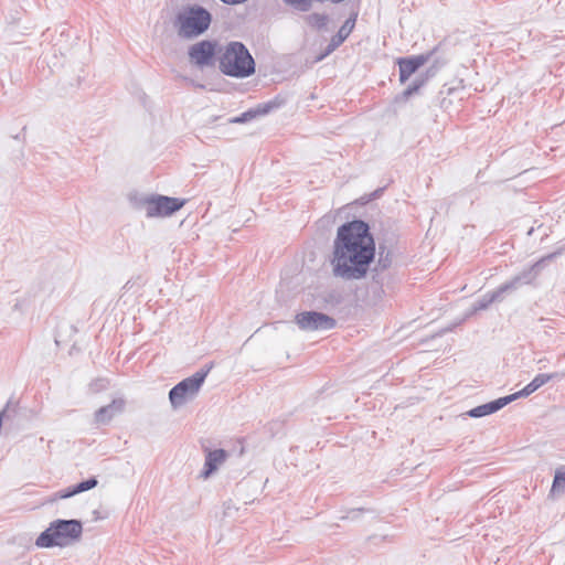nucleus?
Instances as JSON below:
<instances>
[{
    "label": "nucleus",
    "mask_w": 565,
    "mask_h": 565,
    "mask_svg": "<svg viewBox=\"0 0 565 565\" xmlns=\"http://www.w3.org/2000/svg\"><path fill=\"white\" fill-rule=\"evenodd\" d=\"M375 256V243L367 223L355 220L338 228L331 259L335 277L345 280L363 278Z\"/></svg>",
    "instance_id": "nucleus-1"
},
{
    "label": "nucleus",
    "mask_w": 565,
    "mask_h": 565,
    "mask_svg": "<svg viewBox=\"0 0 565 565\" xmlns=\"http://www.w3.org/2000/svg\"><path fill=\"white\" fill-rule=\"evenodd\" d=\"M212 22V14L200 4L181 7L172 21L177 34L184 40H193L204 34Z\"/></svg>",
    "instance_id": "nucleus-2"
},
{
    "label": "nucleus",
    "mask_w": 565,
    "mask_h": 565,
    "mask_svg": "<svg viewBox=\"0 0 565 565\" xmlns=\"http://www.w3.org/2000/svg\"><path fill=\"white\" fill-rule=\"evenodd\" d=\"M218 68L227 76L245 78L255 73V61L242 42L232 41L220 51Z\"/></svg>",
    "instance_id": "nucleus-3"
},
{
    "label": "nucleus",
    "mask_w": 565,
    "mask_h": 565,
    "mask_svg": "<svg viewBox=\"0 0 565 565\" xmlns=\"http://www.w3.org/2000/svg\"><path fill=\"white\" fill-rule=\"evenodd\" d=\"M83 533L82 522L78 520H55L35 540L40 548L54 546L65 547L79 541Z\"/></svg>",
    "instance_id": "nucleus-4"
},
{
    "label": "nucleus",
    "mask_w": 565,
    "mask_h": 565,
    "mask_svg": "<svg viewBox=\"0 0 565 565\" xmlns=\"http://www.w3.org/2000/svg\"><path fill=\"white\" fill-rule=\"evenodd\" d=\"M209 371L210 369L200 370L170 390L169 399L173 409L182 407L198 395Z\"/></svg>",
    "instance_id": "nucleus-5"
},
{
    "label": "nucleus",
    "mask_w": 565,
    "mask_h": 565,
    "mask_svg": "<svg viewBox=\"0 0 565 565\" xmlns=\"http://www.w3.org/2000/svg\"><path fill=\"white\" fill-rule=\"evenodd\" d=\"M183 204L184 201L164 195H151L142 202L147 217L169 216L179 211Z\"/></svg>",
    "instance_id": "nucleus-6"
},
{
    "label": "nucleus",
    "mask_w": 565,
    "mask_h": 565,
    "mask_svg": "<svg viewBox=\"0 0 565 565\" xmlns=\"http://www.w3.org/2000/svg\"><path fill=\"white\" fill-rule=\"evenodd\" d=\"M296 323L303 331H326L335 327L334 318L317 311H303L296 316Z\"/></svg>",
    "instance_id": "nucleus-7"
},
{
    "label": "nucleus",
    "mask_w": 565,
    "mask_h": 565,
    "mask_svg": "<svg viewBox=\"0 0 565 565\" xmlns=\"http://www.w3.org/2000/svg\"><path fill=\"white\" fill-rule=\"evenodd\" d=\"M217 43L215 41L202 40L189 46L188 56L191 64L203 68L212 64L216 53Z\"/></svg>",
    "instance_id": "nucleus-8"
},
{
    "label": "nucleus",
    "mask_w": 565,
    "mask_h": 565,
    "mask_svg": "<svg viewBox=\"0 0 565 565\" xmlns=\"http://www.w3.org/2000/svg\"><path fill=\"white\" fill-rule=\"evenodd\" d=\"M543 263L544 258L540 259L529 268H525L520 274L514 276L512 279L501 285L505 294L515 291L521 286L532 284L537 278L540 271L542 270Z\"/></svg>",
    "instance_id": "nucleus-9"
},
{
    "label": "nucleus",
    "mask_w": 565,
    "mask_h": 565,
    "mask_svg": "<svg viewBox=\"0 0 565 565\" xmlns=\"http://www.w3.org/2000/svg\"><path fill=\"white\" fill-rule=\"evenodd\" d=\"M356 17H350L345 20V22L342 24V26L339 29L338 33L332 36L330 40L326 51L318 57V61H321L329 54H331L333 51H335L351 34L355 26Z\"/></svg>",
    "instance_id": "nucleus-10"
},
{
    "label": "nucleus",
    "mask_w": 565,
    "mask_h": 565,
    "mask_svg": "<svg viewBox=\"0 0 565 565\" xmlns=\"http://www.w3.org/2000/svg\"><path fill=\"white\" fill-rule=\"evenodd\" d=\"M429 60V55H415L412 57L401 58L399 66V81L405 83L420 66Z\"/></svg>",
    "instance_id": "nucleus-11"
},
{
    "label": "nucleus",
    "mask_w": 565,
    "mask_h": 565,
    "mask_svg": "<svg viewBox=\"0 0 565 565\" xmlns=\"http://www.w3.org/2000/svg\"><path fill=\"white\" fill-rule=\"evenodd\" d=\"M125 401L122 398L114 399L110 404L100 407L95 413V422L97 424H108L115 416L122 413Z\"/></svg>",
    "instance_id": "nucleus-12"
},
{
    "label": "nucleus",
    "mask_w": 565,
    "mask_h": 565,
    "mask_svg": "<svg viewBox=\"0 0 565 565\" xmlns=\"http://www.w3.org/2000/svg\"><path fill=\"white\" fill-rule=\"evenodd\" d=\"M228 457L227 451L224 449H215L207 451L205 456L204 470L201 476L204 479H207L213 472L217 470V468L225 462Z\"/></svg>",
    "instance_id": "nucleus-13"
},
{
    "label": "nucleus",
    "mask_w": 565,
    "mask_h": 565,
    "mask_svg": "<svg viewBox=\"0 0 565 565\" xmlns=\"http://www.w3.org/2000/svg\"><path fill=\"white\" fill-rule=\"evenodd\" d=\"M509 403H511V398L510 397H505V396L504 397H500V398H498L495 401L486 403L483 405H479V406L470 409L467 413V415L470 416V417H475V418L483 417V416H487V415H490V414H493V413L498 412L499 409H501L502 407H504Z\"/></svg>",
    "instance_id": "nucleus-14"
},
{
    "label": "nucleus",
    "mask_w": 565,
    "mask_h": 565,
    "mask_svg": "<svg viewBox=\"0 0 565 565\" xmlns=\"http://www.w3.org/2000/svg\"><path fill=\"white\" fill-rule=\"evenodd\" d=\"M98 481L96 478H89L88 480H85L83 482H79L78 484L72 487V488H68V489H65V490H61L58 491L56 494H55V500L56 499H67V498H71L77 493H81V492H84V491H88L93 488H95L97 486Z\"/></svg>",
    "instance_id": "nucleus-15"
},
{
    "label": "nucleus",
    "mask_w": 565,
    "mask_h": 565,
    "mask_svg": "<svg viewBox=\"0 0 565 565\" xmlns=\"http://www.w3.org/2000/svg\"><path fill=\"white\" fill-rule=\"evenodd\" d=\"M504 295H505V291L503 290V288L501 286L499 288H497L495 290H493L492 292H488V294L483 295L475 303L473 311L483 310L495 301H502L504 298Z\"/></svg>",
    "instance_id": "nucleus-16"
},
{
    "label": "nucleus",
    "mask_w": 565,
    "mask_h": 565,
    "mask_svg": "<svg viewBox=\"0 0 565 565\" xmlns=\"http://www.w3.org/2000/svg\"><path fill=\"white\" fill-rule=\"evenodd\" d=\"M564 491H565V466H562L555 470L551 493L556 494V493H562Z\"/></svg>",
    "instance_id": "nucleus-17"
},
{
    "label": "nucleus",
    "mask_w": 565,
    "mask_h": 565,
    "mask_svg": "<svg viewBox=\"0 0 565 565\" xmlns=\"http://www.w3.org/2000/svg\"><path fill=\"white\" fill-rule=\"evenodd\" d=\"M269 109H270V105L259 106L256 110L245 111L241 116L235 117L234 119H232L231 121L232 122L243 124V122H246L249 119L254 118L256 115H265V114H267L269 111Z\"/></svg>",
    "instance_id": "nucleus-18"
},
{
    "label": "nucleus",
    "mask_w": 565,
    "mask_h": 565,
    "mask_svg": "<svg viewBox=\"0 0 565 565\" xmlns=\"http://www.w3.org/2000/svg\"><path fill=\"white\" fill-rule=\"evenodd\" d=\"M328 20L329 18L327 14L317 12L308 14L306 17L307 24L318 30L326 28Z\"/></svg>",
    "instance_id": "nucleus-19"
},
{
    "label": "nucleus",
    "mask_w": 565,
    "mask_h": 565,
    "mask_svg": "<svg viewBox=\"0 0 565 565\" xmlns=\"http://www.w3.org/2000/svg\"><path fill=\"white\" fill-rule=\"evenodd\" d=\"M559 374L558 373H551V374H544V373H540L537 374L533 380V386H536V388L539 390L540 387H542L544 384H546L548 381L555 379V377H558Z\"/></svg>",
    "instance_id": "nucleus-20"
},
{
    "label": "nucleus",
    "mask_w": 565,
    "mask_h": 565,
    "mask_svg": "<svg viewBox=\"0 0 565 565\" xmlns=\"http://www.w3.org/2000/svg\"><path fill=\"white\" fill-rule=\"evenodd\" d=\"M535 391H537L536 386H533V382L531 381L525 387H523L521 391L514 393V394H511V395H508L507 397H510L511 398V402L520 398V397H526L529 395H531L532 393H534Z\"/></svg>",
    "instance_id": "nucleus-21"
},
{
    "label": "nucleus",
    "mask_w": 565,
    "mask_h": 565,
    "mask_svg": "<svg viewBox=\"0 0 565 565\" xmlns=\"http://www.w3.org/2000/svg\"><path fill=\"white\" fill-rule=\"evenodd\" d=\"M535 391H537L536 386H533V382L531 381L525 387H523L521 391L514 393V394H511V395H508L507 397H510L511 398V402L520 398V397H526L529 395H531L532 393H534Z\"/></svg>",
    "instance_id": "nucleus-22"
},
{
    "label": "nucleus",
    "mask_w": 565,
    "mask_h": 565,
    "mask_svg": "<svg viewBox=\"0 0 565 565\" xmlns=\"http://www.w3.org/2000/svg\"><path fill=\"white\" fill-rule=\"evenodd\" d=\"M391 265H392V257H391V254L387 252V253L384 255V250L380 247L377 266H379L381 269H386V268H388Z\"/></svg>",
    "instance_id": "nucleus-23"
},
{
    "label": "nucleus",
    "mask_w": 565,
    "mask_h": 565,
    "mask_svg": "<svg viewBox=\"0 0 565 565\" xmlns=\"http://www.w3.org/2000/svg\"><path fill=\"white\" fill-rule=\"evenodd\" d=\"M424 85V79L416 78L404 92L406 96L416 93Z\"/></svg>",
    "instance_id": "nucleus-24"
},
{
    "label": "nucleus",
    "mask_w": 565,
    "mask_h": 565,
    "mask_svg": "<svg viewBox=\"0 0 565 565\" xmlns=\"http://www.w3.org/2000/svg\"><path fill=\"white\" fill-rule=\"evenodd\" d=\"M92 387L94 392L104 390L106 387V382L104 380H97L94 384H92Z\"/></svg>",
    "instance_id": "nucleus-25"
},
{
    "label": "nucleus",
    "mask_w": 565,
    "mask_h": 565,
    "mask_svg": "<svg viewBox=\"0 0 565 565\" xmlns=\"http://www.w3.org/2000/svg\"><path fill=\"white\" fill-rule=\"evenodd\" d=\"M533 233V228H531L529 232H527V235H532Z\"/></svg>",
    "instance_id": "nucleus-26"
},
{
    "label": "nucleus",
    "mask_w": 565,
    "mask_h": 565,
    "mask_svg": "<svg viewBox=\"0 0 565 565\" xmlns=\"http://www.w3.org/2000/svg\"><path fill=\"white\" fill-rule=\"evenodd\" d=\"M559 375H561V376H564V375H565V372H564V373H562V374H559Z\"/></svg>",
    "instance_id": "nucleus-27"
}]
</instances>
